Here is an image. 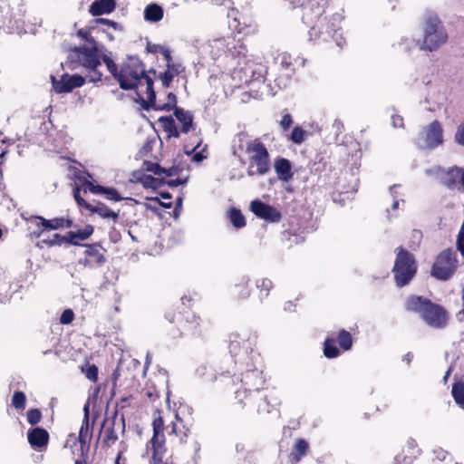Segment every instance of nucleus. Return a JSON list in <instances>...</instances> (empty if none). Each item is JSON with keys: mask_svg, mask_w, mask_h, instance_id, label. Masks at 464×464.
<instances>
[{"mask_svg": "<svg viewBox=\"0 0 464 464\" xmlns=\"http://www.w3.org/2000/svg\"><path fill=\"white\" fill-rule=\"evenodd\" d=\"M405 309L408 312L415 313L432 328L442 329L448 325L449 315L447 311L440 304L432 303L430 299L411 295L405 302Z\"/></svg>", "mask_w": 464, "mask_h": 464, "instance_id": "f257e3e1", "label": "nucleus"}, {"mask_svg": "<svg viewBox=\"0 0 464 464\" xmlns=\"http://www.w3.org/2000/svg\"><path fill=\"white\" fill-rule=\"evenodd\" d=\"M117 81L123 90L138 89L145 85V92L146 94H149L150 102L154 101L153 81L147 74L143 63L140 60L130 58L128 63H125L117 75Z\"/></svg>", "mask_w": 464, "mask_h": 464, "instance_id": "f03ea898", "label": "nucleus"}, {"mask_svg": "<svg viewBox=\"0 0 464 464\" xmlns=\"http://www.w3.org/2000/svg\"><path fill=\"white\" fill-rule=\"evenodd\" d=\"M105 48L102 44L82 45L73 47L69 53V60L88 70L87 78L96 82L102 80V73L98 70L101 65V55Z\"/></svg>", "mask_w": 464, "mask_h": 464, "instance_id": "7ed1b4c3", "label": "nucleus"}, {"mask_svg": "<svg viewBox=\"0 0 464 464\" xmlns=\"http://www.w3.org/2000/svg\"><path fill=\"white\" fill-rule=\"evenodd\" d=\"M423 39L420 49L427 52L437 51L448 41L447 31L436 14L428 13L422 24Z\"/></svg>", "mask_w": 464, "mask_h": 464, "instance_id": "20e7f679", "label": "nucleus"}, {"mask_svg": "<svg viewBox=\"0 0 464 464\" xmlns=\"http://www.w3.org/2000/svg\"><path fill=\"white\" fill-rule=\"evenodd\" d=\"M246 153L248 165V176H264L270 170V156L265 145L259 140H249L246 143Z\"/></svg>", "mask_w": 464, "mask_h": 464, "instance_id": "39448f33", "label": "nucleus"}, {"mask_svg": "<svg viewBox=\"0 0 464 464\" xmlns=\"http://www.w3.org/2000/svg\"><path fill=\"white\" fill-rule=\"evenodd\" d=\"M417 271L415 259L412 254L402 247L396 248V259L392 272L396 285L402 287L410 283Z\"/></svg>", "mask_w": 464, "mask_h": 464, "instance_id": "423d86ee", "label": "nucleus"}, {"mask_svg": "<svg viewBox=\"0 0 464 464\" xmlns=\"http://www.w3.org/2000/svg\"><path fill=\"white\" fill-rule=\"evenodd\" d=\"M458 265L456 251L452 248L444 249L437 256L430 275L438 280L447 281L455 274Z\"/></svg>", "mask_w": 464, "mask_h": 464, "instance_id": "0eeeda50", "label": "nucleus"}, {"mask_svg": "<svg viewBox=\"0 0 464 464\" xmlns=\"http://www.w3.org/2000/svg\"><path fill=\"white\" fill-rule=\"evenodd\" d=\"M428 174L448 189H459V178L461 175L459 167L453 166L448 169L434 167L428 170Z\"/></svg>", "mask_w": 464, "mask_h": 464, "instance_id": "6e6552de", "label": "nucleus"}, {"mask_svg": "<svg viewBox=\"0 0 464 464\" xmlns=\"http://www.w3.org/2000/svg\"><path fill=\"white\" fill-rule=\"evenodd\" d=\"M153 437L150 440L152 446V458L150 464H156L157 461L160 462V459L163 458L165 448H164V422L161 417H159L153 420Z\"/></svg>", "mask_w": 464, "mask_h": 464, "instance_id": "1a4fd4ad", "label": "nucleus"}, {"mask_svg": "<svg viewBox=\"0 0 464 464\" xmlns=\"http://www.w3.org/2000/svg\"><path fill=\"white\" fill-rule=\"evenodd\" d=\"M421 139L419 140V146L428 149H433L442 144L443 130L441 124L438 121H432L421 132Z\"/></svg>", "mask_w": 464, "mask_h": 464, "instance_id": "9d476101", "label": "nucleus"}, {"mask_svg": "<svg viewBox=\"0 0 464 464\" xmlns=\"http://www.w3.org/2000/svg\"><path fill=\"white\" fill-rule=\"evenodd\" d=\"M243 73L241 81L245 84H248L255 81H263L266 68L262 63H255L251 60H245L244 66L240 67L237 72L234 73Z\"/></svg>", "mask_w": 464, "mask_h": 464, "instance_id": "9b49d317", "label": "nucleus"}, {"mask_svg": "<svg viewBox=\"0 0 464 464\" xmlns=\"http://www.w3.org/2000/svg\"><path fill=\"white\" fill-rule=\"evenodd\" d=\"M84 82L85 79L78 74L70 75L64 73L60 80H56L54 76H52L53 87L58 93L70 92L74 88L82 86Z\"/></svg>", "mask_w": 464, "mask_h": 464, "instance_id": "f8f14e48", "label": "nucleus"}, {"mask_svg": "<svg viewBox=\"0 0 464 464\" xmlns=\"http://www.w3.org/2000/svg\"><path fill=\"white\" fill-rule=\"evenodd\" d=\"M250 210L259 218L268 222H279L281 213L274 207L260 200H253L250 203Z\"/></svg>", "mask_w": 464, "mask_h": 464, "instance_id": "ddd939ff", "label": "nucleus"}, {"mask_svg": "<svg viewBox=\"0 0 464 464\" xmlns=\"http://www.w3.org/2000/svg\"><path fill=\"white\" fill-rule=\"evenodd\" d=\"M137 96L141 102V106L147 111H149L150 109H154L157 111H169L172 109L177 108L176 107L177 97L172 92H169L168 94L167 102H164V103H157L156 97L154 98V101L150 102L149 94H147V98L145 99L139 91H137Z\"/></svg>", "mask_w": 464, "mask_h": 464, "instance_id": "4468645a", "label": "nucleus"}, {"mask_svg": "<svg viewBox=\"0 0 464 464\" xmlns=\"http://www.w3.org/2000/svg\"><path fill=\"white\" fill-rule=\"evenodd\" d=\"M32 219L36 220L35 226L43 228L56 230L63 227H71L72 221L69 218H55L53 219H45L42 217H34Z\"/></svg>", "mask_w": 464, "mask_h": 464, "instance_id": "2eb2a0df", "label": "nucleus"}, {"mask_svg": "<svg viewBox=\"0 0 464 464\" xmlns=\"http://www.w3.org/2000/svg\"><path fill=\"white\" fill-rule=\"evenodd\" d=\"M116 7L115 0H95L91 5L89 12L93 16L111 14Z\"/></svg>", "mask_w": 464, "mask_h": 464, "instance_id": "dca6fc26", "label": "nucleus"}, {"mask_svg": "<svg viewBox=\"0 0 464 464\" xmlns=\"http://www.w3.org/2000/svg\"><path fill=\"white\" fill-rule=\"evenodd\" d=\"M275 171L282 181H289L293 178L292 166L288 160L279 158L274 163Z\"/></svg>", "mask_w": 464, "mask_h": 464, "instance_id": "f3484780", "label": "nucleus"}, {"mask_svg": "<svg viewBox=\"0 0 464 464\" xmlns=\"http://www.w3.org/2000/svg\"><path fill=\"white\" fill-rule=\"evenodd\" d=\"M49 440L48 432L43 428H34L28 432V441L33 448H43Z\"/></svg>", "mask_w": 464, "mask_h": 464, "instance_id": "a211bd4d", "label": "nucleus"}, {"mask_svg": "<svg viewBox=\"0 0 464 464\" xmlns=\"http://www.w3.org/2000/svg\"><path fill=\"white\" fill-rule=\"evenodd\" d=\"M227 55L232 58L242 57L246 60V48L240 39H236L234 36H228Z\"/></svg>", "mask_w": 464, "mask_h": 464, "instance_id": "6ab92c4d", "label": "nucleus"}, {"mask_svg": "<svg viewBox=\"0 0 464 464\" xmlns=\"http://www.w3.org/2000/svg\"><path fill=\"white\" fill-rule=\"evenodd\" d=\"M86 189H89L93 194H106L107 198L113 201H121L123 199L113 188H104L100 185H93L92 182L85 183Z\"/></svg>", "mask_w": 464, "mask_h": 464, "instance_id": "aec40b11", "label": "nucleus"}, {"mask_svg": "<svg viewBox=\"0 0 464 464\" xmlns=\"http://www.w3.org/2000/svg\"><path fill=\"white\" fill-rule=\"evenodd\" d=\"M93 227L86 225L82 229L78 231H69L67 233L68 243L71 245H80L81 241L88 239L93 233Z\"/></svg>", "mask_w": 464, "mask_h": 464, "instance_id": "412c9836", "label": "nucleus"}, {"mask_svg": "<svg viewBox=\"0 0 464 464\" xmlns=\"http://www.w3.org/2000/svg\"><path fill=\"white\" fill-rule=\"evenodd\" d=\"M184 71V67L181 63H169L167 64V70L160 74L162 85L168 88L170 85L173 78L180 74Z\"/></svg>", "mask_w": 464, "mask_h": 464, "instance_id": "4be33fe9", "label": "nucleus"}, {"mask_svg": "<svg viewBox=\"0 0 464 464\" xmlns=\"http://www.w3.org/2000/svg\"><path fill=\"white\" fill-rule=\"evenodd\" d=\"M89 211L97 214L102 218L111 219L113 222H117L119 218V213L111 210L103 203H97L96 205H92V208L89 209Z\"/></svg>", "mask_w": 464, "mask_h": 464, "instance_id": "5701e85b", "label": "nucleus"}, {"mask_svg": "<svg viewBox=\"0 0 464 464\" xmlns=\"http://www.w3.org/2000/svg\"><path fill=\"white\" fill-rule=\"evenodd\" d=\"M175 116L182 125V132L188 133L193 126L192 114L189 111L183 110L182 108H175Z\"/></svg>", "mask_w": 464, "mask_h": 464, "instance_id": "b1692460", "label": "nucleus"}, {"mask_svg": "<svg viewBox=\"0 0 464 464\" xmlns=\"http://www.w3.org/2000/svg\"><path fill=\"white\" fill-rule=\"evenodd\" d=\"M163 9L157 4H150L144 10V19L147 22L157 23L163 18Z\"/></svg>", "mask_w": 464, "mask_h": 464, "instance_id": "393cba45", "label": "nucleus"}, {"mask_svg": "<svg viewBox=\"0 0 464 464\" xmlns=\"http://www.w3.org/2000/svg\"><path fill=\"white\" fill-rule=\"evenodd\" d=\"M159 121L162 124L164 130L168 133L169 138L179 137V132L178 131L177 126L172 117L163 116L159 119Z\"/></svg>", "mask_w": 464, "mask_h": 464, "instance_id": "a878e982", "label": "nucleus"}, {"mask_svg": "<svg viewBox=\"0 0 464 464\" xmlns=\"http://www.w3.org/2000/svg\"><path fill=\"white\" fill-rule=\"evenodd\" d=\"M85 255L93 258L97 265H102L106 261L104 255L101 252L99 245H85Z\"/></svg>", "mask_w": 464, "mask_h": 464, "instance_id": "bb28decb", "label": "nucleus"}, {"mask_svg": "<svg viewBox=\"0 0 464 464\" xmlns=\"http://www.w3.org/2000/svg\"><path fill=\"white\" fill-rule=\"evenodd\" d=\"M227 41L228 36L213 40L211 44L213 54L216 56L221 55L222 53L227 54Z\"/></svg>", "mask_w": 464, "mask_h": 464, "instance_id": "cd10ccee", "label": "nucleus"}, {"mask_svg": "<svg viewBox=\"0 0 464 464\" xmlns=\"http://www.w3.org/2000/svg\"><path fill=\"white\" fill-rule=\"evenodd\" d=\"M451 394L455 402L460 407H464V382L453 383Z\"/></svg>", "mask_w": 464, "mask_h": 464, "instance_id": "c85d7f7f", "label": "nucleus"}, {"mask_svg": "<svg viewBox=\"0 0 464 464\" xmlns=\"http://www.w3.org/2000/svg\"><path fill=\"white\" fill-rule=\"evenodd\" d=\"M228 217L230 219V222L233 224V226L237 228H240L245 227L246 220L240 210L237 208H230L228 211Z\"/></svg>", "mask_w": 464, "mask_h": 464, "instance_id": "c756f323", "label": "nucleus"}, {"mask_svg": "<svg viewBox=\"0 0 464 464\" xmlns=\"http://www.w3.org/2000/svg\"><path fill=\"white\" fill-rule=\"evenodd\" d=\"M338 343L340 346L344 350L347 351L352 347L353 341L352 336L350 333H348L345 330H341L337 336Z\"/></svg>", "mask_w": 464, "mask_h": 464, "instance_id": "7c9ffc66", "label": "nucleus"}, {"mask_svg": "<svg viewBox=\"0 0 464 464\" xmlns=\"http://www.w3.org/2000/svg\"><path fill=\"white\" fill-rule=\"evenodd\" d=\"M402 449L405 450L406 454L412 456L414 459L420 454V449L418 447L416 440L412 438H409L406 440Z\"/></svg>", "mask_w": 464, "mask_h": 464, "instance_id": "2f4dec72", "label": "nucleus"}, {"mask_svg": "<svg viewBox=\"0 0 464 464\" xmlns=\"http://www.w3.org/2000/svg\"><path fill=\"white\" fill-rule=\"evenodd\" d=\"M324 353L327 358H334L338 356L339 351L335 346V341L334 339L325 340Z\"/></svg>", "mask_w": 464, "mask_h": 464, "instance_id": "473e14b6", "label": "nucleus"}, {"mask_svg": "<svg viewBox=\"0 0 464 464\" xmlns=\"http://www.w3.org/2000/svg\"><path fill=\"white\" fill-rule=\"evenodd\" d=\"M92 29L91 28H82L77 31L76 34L78 37L82 38L86 42L84 45H92L97 44L98 42L93 38L92 35Z\"/></svg>", "mask_w": 464, "mask_h": 464, "instance_id": "72a5a7b5", "label": "nucleus"}, {"mask_svg": "<svg viewBox=\"0 0 464 464\" xmlns=\"http://www.w3.org/2000/svg\"><path fill=\"white\" fill-rule=\"evenodd\" d=\"M104 52L105 51H102V53L101 61L102 60L104 62L108 71L117 80V75H119L118 67H117L116 63L108 55L105 54Z\"/></svg>", "mask_w": 464, "mask_h": 464, "instance_id": "f704fd0d", "label": "nucleus"}, {"mask_svg": "<svg viewBox=\"0 0 464 464\" xmlns=\"http://www.w3.org/2000/svg\"><path fill=\"white\" fill-rule=\"evenodd\" d=\"M26 397L23 392H15L13 395L12 404L15 409L23 410L25 407Z\"/></svg>", "mask_w": 464, "mask_h": 464, "instance_id": "c9c22d12", "label": "nucleus"}, {"mask_svg": "<svg viewBox=\"0 0 464 464\" xmlns=\"http://www.w3.org/2000/svg\"><path fill=\"white\" fill-rule=\"evenodd\" d=\"M276 62L279 63L281 69L288 71L292 66L291 55L287 53H282L276 58Z\"/></svg>", "mask_w": 464, "mask_h": 464, "instance_id": "e433bc0d", "label": "nucleus"}, {"mask_svg": "<svg viewBox=\"0 0 464 464\" xmlns=\"http://www.w3.org/2000/svg\"><path fill=\"white\" fill-rule=\"evenodd\" d=\"M117 439H118V436H117L113 427H107L104 431L103 443L107 447H111L112 444L115 443Z\"/></svg>", "mask_w": 464, "mask_h": 464, "instance_id": "4c0bfd02", "label": "nucleus"}, {"mask_svg": "<svg viewBox=\"0 0 464 464\" xmlns=\"http://www.w3.org/2000/svg\"><path fill=\"white\" fill-rule=\"evenodd\" d=\"M68 243V237H67V235L66 236H61L60 234H54L53 236V238L49 239V240H43L42 243L48 246H61L63 243Z\"/></svg>", "mask_w": 464, "mask_h": 464, "instance_id": "58836bf2", "label": "nucleus"}, {"mask_svg": "<svg viewBox=\"0 0 464 464\" xmlns=\"http://www.w3.org/2000/svg\"><path fill=\"white\" fill-rule=\"evenodd\" d=\"M414 458L405 453V450L402 449L401 452L396 454L394 457L393 464H411Z\"/></svg>", "mask_w": 464, "mask_h": 464, "instance_id": "ea45409f", "label": "nucleus"}, {"mask_svg": "<svg viewBox=\"0 0 464 464\" xmlns=\"http://www.w3.org/2000/svg\"><path fill=\"white\" fill-rule=\"evenodd\" d=\"M27 421L31 425H35L40 422L42 419V412L38 409H31L27 411Z\"/></svg>", "mask_w": 464, "mask_h": 464, "instance_id": "a19ab883", "label": "nucleus"}, {"mask_svg": "<svg viewBox=\"0 0 464 464\" xmlns=\"http://www.w3.org/2000/svg\"><path fill=\"white\" fill-rule=\"evenodd\" d=\"M456 248L464 257V220L456 238Z\"/></svg>", "mask_w": 464, "mask_h": 464, "instance_id": "79ce46f5", "label": "nucleus"}, {"mask_svg": "<svg viewBox=\"0 0 464 464\" xmlns=\"http://www.w3.org/2000/svg\"><path fill=\"white\" fill-rule=\"evenodd\" d=\"M305 131L300 127H295L291 133V140L296 144H301L304 140Z\"/></svg>", "mask_w": 464, "mask_h": 464, "instance_id": "37998d69", "label": "nucleus"}, {"mask_svg": "<svg viewBox=\"0 0 464 464\" xmlns=\"http://www.w3.org/2000/svg\"><path fill=\"white\" fill-rule=\"evenodd\" d=\"M307 449L308 443L304 440H297L295 445V450L297 452L298 456H296L295 459L299 460L305 454Z\"/></svg>", "mask_w": 464, "mask_h": 464, "instance_id": "c03bdc74", "label": "nucleus"}, {"mask_svg": "<svg viewBox=\"0 0 464 464\" xmlns=\"http://www.w3.org/2000/svg\"><path fill=\"white\" fill-rule=\"evenodd\" d=\"M89 436V423H82V427L79 431L78 440L81 443L82 448H83L87 442V438Z\"/></svg>", "mask_w": 464, "mask_h": 464, "instance_id": "a18cd8bd", "label": "nucleus"}, {"mask_svg": "<svg viewBox=\"0 0 464 464\" xmlns=\"http://www.w3.org/2000/svg\"><path fill=\"white\" fill-rule=\"evenodd\" d=\"M95 23L105 24V25H107L109 27L113 28L114 30H117V31H121L122 30V26L120 24H118V23L114 22V21L106 19V18H97L95 20Z\"/></svg>", "mask_w": 464, "mask_h": 464, "instance_id": "49530a36", "label": "nucleus"}, {"mask_svg": "<svg viewBox=\"0 0 464 464\" xmlns=\"http://www.w3.org/2000/svg\"><path fill=\"white\" fill-rule=\"evenodd\" d=\"M73 318H74V314H73L72 310L66 309L62 313V315L60 317V323L62 324H68L72 322Z\"/></svg>", "mask_w": 464, "mask_h": 464, "instance_id": "de8ad7c7", "label": "nucleus"}, {"mask_svg": "<svg viewBox=\"0 0 464 464\" xmlns=\"http://www.w3.org/2000/svg\"><path fill=\"white\" fill-rule=\"evenodd\" d=\"M455 141L459 145L464 146V121L460 123L455 133Z\"/></svg>", "mask_w": 464, "mask_h": 464, "instance_id": "09e8293b", "label": "nucleus"}, {"mask_svg": "<svg viewBox=\"0 0 464 464\" xmlns=\"http://www.w3.org/2000/svg\"><path fill=\"white\" fill-rule=\"evenodd\" d=\"M144 167L147 171L153 172L158 176H161V168L159 164L153 162H144Z\"/></svg>", "mask_w": 464, "mask_h": 464, "instance_id": "8fccbe9b", "label": "nucleus"}, {"mask_svg": "<svg viewBox=\"0 0 464 464\" xmlns=\"http://www.w3.org/2000/svg\"><path fill=\"white\" fill-rule=\"evenodd\" d=\"M85 375L90 381H92V382L97 381L98 368L94 364L90 365L85 372Z\"/></svg>", "mask_w": 464, "mask_h": 464, "instance_id": "3c124183", "label": "nucleus"}, {"mask_svg": "<svg viewBox=\"0 0 464 464\" xmlns=\"http://www.w3.org/2000/svg\"><path fill=\"white\" fill-rule=\"evenodd\" d=\"M74 198L77 204L81 207L85 208L86 209H90L92 208V204L87 203L81 196L79 188H75L74 189Z\"/></svg>", "mask_w": 464, "mask_h": 464, "instance_id": "603ef678", "label": "nucleus"}, {"mask_svg": "<svg viewBox=\"0 0 464 464\" xmlns=\"http://www.w3.org/2000/svg\"><path fill=\"white\" fill-rule=\"evenodd\" d=\"M256 285L258 288H261L262 290L266 291V295H268V291L272 288V282L269 279L264 278L261 280H258L256 282Z\"/></svg>", "mask_w": 464, "mask_h": 464, "instance_id": "864d4df0", "label": "nucleus"}, {"mask_svg": "<svg viewBox=\"0 0 464 464\" xmlns=\"http://www.w3.org/2000/svg\"><path fill=\"white\" fill-rule=\"evenodd\" d=\"M333 38L334 39L336 45L340 48L345 44V40L343 37V34L339 30H334Z\"/></svg>", "mask_w": 464, "mask_h": 464, "instance_id": "5fc2aeb1", "label": "nucleus"}, {"mask_svg": "<svg viewBox=\"0 0 464 464\" xmlns=\"http://www.w3.org/2000/svg\"><path fill=\"white\" fill-rule=\"evenodd\" d=\"M179 168L178 167H170V168H161V176L165 175L167 177H172L179 174Z\"/></svg>", "mask_w": 464, "mask_h": 464, "instance_id": "6e6d98bb", "label": "nucleus"}, {"mask_svg": "<svg viewBox=\"0 0 464 464\" xmlns=\"http://www.w3.org/2000/svg\"><path fill=\"white\" fill-rule=\"evenodd\" d=\"M293 122L292 116L290 114H285L283 116L280 125L284 130H287Z\"/></svg>", "mask_w": 464, "mask_h": 464, "instance_id": "4d7b16f0", "label": "nucleus"}, {"mask_svg": "<svg viewBox=\"0 0 464 464\" xmlns=\"http://www.w3.org/2000/svg\"><path fill=\"white\" fill-rule=\"evenodd\" d=\"M392 126L395 128H402L403 127V119L400 115H392Z\"/></svg>", "mask_w": 464, "mask_h": 464, "instance_id": "13d9d810", "label": "nucleus"}, {"mask_svg": "<svg viewBox=\"0 0 464 464\" xmlns=\"http://www.w3.org/2000/svg\"><path fill=\"white\" fill-rule=\"evenodd\" d=\"M160 53L164 56L165 60L167 62V64L174 63L172 61L170 51L169 49H167L165 47H160Z\"/></svg>", "mask_w": 464, "mask_h": 464, "instance_id": "bf43d9fd", "label": "nucleus"}, {"mask_svg": "<svg viewBox=\"0 0 464 464\" xmlns=\"http://www.w3.org/2000/svg\"><path fill=\"white\" fill-rule=\"evenodd\" d=\"M89 408H90V403L89 401H87L83 407V412H84V416H83V420H82V422L84 423H89Z\"/></svg>", "mask_w": 464, "mask_h": 464, "instance_id": "052dcab7", "label": "nucleus"}, {"mask_svg": "<svg viewBox=\"0 0 464 464\" xmlns=\"http://www.w3.org/2000/svg\"><path fill=\"white\" fill-rule=\"evenodd\" d=\"M204 158H206L202 152H197L194 156H193V160L197 162H199L201 161Z\"/></svg>", "mask_w": 464, "mask_h": 464, "instance_id": "680f3d73", "label": "nucleus"}, {"mask_svg": "<svg viewBox=\"0 0 464 464\" xmlns=\"http://www.w3.org/2000/svg\"><path fill=\"white\" fill-rule=\"evenodd\" d=\"M37 227V230L36 231H34L33 235L35 237H40L42 236V234L44 233V230L45 228H43V227Z\"/></svg>", "mask_w": 464, "mask_h": 464, "instance_id": "e2e57ef3", "label": "nucleus"}, {"mask_svg": "<svg viewBox=\"0 0 464 464\" xmlns=\"http://www.w3.org/2000/svg\"><path fill=\"white\" fill-rule=\"evenodd\" d=\"M460 178H459V188L462 187L464 188V169L460 168Z\"/></svg>", "mask_w": 464, "mask_h": 464, "instance_id": "0e129e2a", "label": "nucleus"}, {"mask_svg": "<svg viewBox=\"0 0 464 464\" xmlns=\"http://www.w3.org/2000/svg\"><path fill=\"white\" fill-rule=\"evenodd\" d=\"M160 47H161V46H160V45H153V46H150V45H149V46H148V50H149L150 52H158V51H159V52H160Z\"/></svg>", "mask_w": 464, "mask_h": 464, "instance_id": "69168bd1", "label": "nucleus"}, {"mask_svg": "<svg viewBox=\"0 0 464 464\" xmlns=\"http://www.w3.org/2000/svg\"><path fill=\"white\" fill-rule=\"evenodd\" d=\"M229 348H230V352H231V353L236 352V350H237V343H236V342H235V341H232V342L230 343Z\"/></svg>", "mask_w": 464, "mask_h": 464, "instance_id": "338daca9", "label": "nucleus"}, {"mask_svg": "<svg viewBox=\"0 0 464 464\" xmlns=\"http://www.w3.org/2000/svg\"><path fill=\"white\" fill-rule=\"evenodd\" d=\"M447 453L443 450H439L437 457L442 460L445 459Z\"/></svg>", "mask_w": 464, "mask_h": 464, "instance_id": "774afa93", "label": "nucleus"}]
</instances>
